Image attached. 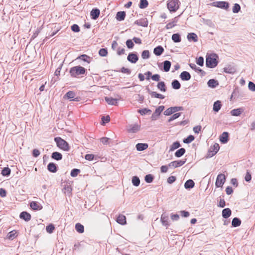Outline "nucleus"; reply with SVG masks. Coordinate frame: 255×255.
<instances>
[{"mask_svg": "<svg viewBox=\"0 0 255 255\" xmlns=\"http://www.w3.org/2000/svg\"><path fill=\"white\" fill-rule=\"evenodd\" d=\"M218 55L215 53L207 55L206 59V66L210 68H213L216 67L218 64Z\"/></svg>", "mask_w": 255, "mask_h": 255, "instance_id": "obj_1", "label": "nucleus"}, {"mask_svg": "<svg viewBox=\"0 0 255 255\" xmlns=\"http://www.w3.org/2000/svg\"><path fill=\"white\" fill-rule=\"evenodd\" d=\"M69 73L71 77H77L79 75L86 74V69L81 66H76L70 68Z\"/></svg>", "mask_w": 255, "mask_h": 255, "instance_id": "obj_2", "label": "nucleus"}, {"mask_svg": "<svg viewBox=\"0 0 255 255\" xmlns=\"http://www.w3.org/2000/svg\"><path fill=\"white\" fill-rule=\"evenodd\" d=\"M54 141L57 147L60 149L65 151H68L70 150V146L68 143L60 137H55Z\"/></svg>", "mask_w": 255, "mask_h": 255, "instance_id": "obj_3", "label": "nucleus"}, {"mask_svg": "<svg viewBox=\"0 0 255 255\" xmlns=\"http://www.w3.org/2000/svg\"><path fill=\"white\" fill-rule=\"evenodd\" d=\"M180 2L179 0H170L167 2V8L170 12L176 11L179 7Z\"/></svg>", "mask_w": 255, "mask_h": 255, "instance_id": "obj_4", "label": "nucleus"}, {"mask_svg": "<svg viewBox=\"0 0 255 255\" xmlns=\"http://www.w3.org/2000/svg\"><path fill=\"white\" fill-rule=\"evenodd\" d=\"M211 5L225 10H228L229 8V3L226 1H214L211 3Z\"/></svg>", "mask_w": 255, "mask_h": 255, "instance_id": "obj_5", "label": "nucleus"}, {"mask_svg": "<svg viewBox=\"0 0 255 255\" xmlns=\"http://www.w3.org/2000/svg\"><path fill=\"white\" fill-rule=\"evenodd\" d=\"M183 110H184L183 107H171L168 108L164 112V115L165 116H170L176 112Z\"/></svg>", "mask_w": 255, "mask_h": 255, "instance_id": "obj_6", "label": "nucleus"}, {"mask_svg": "<svg viewBox=\"0 0 255 255\" xmlns=\"http://www.w3.org/2000/svg\"><path fill=\"white\" fill-rule=\"evenodd\" d=\"M220 149L218 143H215L213 146H211L208 150L207 157H211L215 155Z\"/></svg>", "mask_w": 255, "mask_h": 255, "instance_id": "obj_7", "label": "nucleus"}, {"mask_svg": "<svg viewBox=\"0 0 255 255\" xmlns=\"http://www.w3.org/2000/svg\"><path fill=\"white\" fill-rule=\"evenodd\" d=\"M226 181V177L222 173L219 174L217 177L215 185L217 187H222Z\"/></svg>", "mask_w": 255, "mask_h": 255, "instance_id": "obj_8", "label": "nucleus"}, {"mask_svg": "<svg viewBox=\"0 0 255 255\" xmlns=\"http://www.w3.org/2000/svg\"><path fill=\"white\" fill-rule=\"evenodd\" d=\"M164 106H160L158 108H157L154 111V112L152 114L151 116V120L152 121H155L157 119L158 117L160 116L161 112L164 110Z\"/></svg>", "mask_w": 255, "mask_h": 255, "instance_id": "obj_9", "label": "nucleus"}, {"mask_svg": "<svg viewBox=\"0 0 255 255\" xmlns=\"http://www.w3.org/2000/svg\"><path fill=\"white\" fill-rule=\"evenodd\" d=\"M127 60L131 63H135L138 60V54L136 52H130L127 57Z\"/></svg>", "mask_w": 255, "mask_h": 255, "instance_id": "obj_10", "label": "nucleus"}, {"mask_svg": "<svg viewBox=\"0 0 255 255\" xmlns=\"http://www.w3.org/2000/svg\"><path fill=\"white\" fill-rule=\"evenodd\" d=\"M186 161V159L181 160H176L170 162L168 166L169 167H173L174 168H177L183 165Z\"/></svg>", "mask_w": 255, "mask_h": 255, "instance_id": "obj_11", "label": "nucleus"}, {"mask_svg": "<svg viewBox=\"0 0 255 255\" xmlns=\"http://www.w3.org/2000/svg\"><path fill=\"white\" fill-rule=\"evenodd\" d=\"M140 129V126L138 124L130 125L128 126V132L135 133Z\"/></svg>", "mask_w": 255, "mask_h": 255, "instance_id": "obj_12", "label": "nucleus"}, {"mask_svg": "<svg viewBox=\"0 0 255 255\" xmlns=\"http://www.w3.org/2000/svg\"><path fill=\"white\" fill-rule=\"evenodd\" d=\"M100 13V10L97 8H95L92 9L90 12V15L92 19L96 20L99 16Z\"/></svg>", "mask_w": 255, "mask_h": 255, "instance_id": "obj_13", "label": "nucleus"}, {"mask_svg": "<svg viewBox=\"0 0 255 255\" xmlns=\"http://www.w3.org/2000/svg\"><path fill=\"white\" fill-rule=\"evenodd\" d=\"M92 59V57L86 54L81 55L76 58L77 60H81L82 61L86 62L87 63H90L91 62Z\"/></svg>", "mask_w": 255, "mask_h": 255, "instance_id": "obj_14", "label": "nucleus"}, {"mask_svg": "<svg viewBox=\"0 0 255 255\" xmlns=\"http://www.w3.org/2000/svg\"><path fill=\"white\" fill-rule=\"evenodd\" d=\"M19 218L26 222H28L30 220L31 216L29 213L26 211H23L20 213Z\"/></svg>", "mask_w": 255, "mask_h": 255, "instance_id": "obj_15", "label": "nucleus"}, {"mask_svg": "<svg viewBox=\"0 0 255 255\" xmlns=\"http://www.w3.org/2000/svg\"><path fill=\"white\" fill-rule=\"evenodd\" d=\"M30 207L33 210H40L42 209V206L40 204L36 201H32L30 203Z\"/></svg>", "mask_w": 255, "mask_h": 255, "instance_id": "obj_16", "label": "nucleus"}, {"mask_svg": "<svg viewBox=\"0 0 255 255\" xmlns=\"http://www.w3.org/2000/svg\"><path fill=\"white\" fill-rule=\"evenodd\" d=\"M48 170L52 173H55L58 170V166L53 162H50L47 165Z\"/></svg>", "mask_w": 255, "mask_h": 255, "instance_id": "obj_17", "label": "nucleus"}, {"mask_svg": "<svg viewBox=\"0 0 255 255\" xmlns=\"http://www.w3.org/2000/svg\"><path fill=\"white\" fill-rule=\"evenodd\" d=\"M148 20L146 18H141L134 21V24L138 26L147 27L148 25Z\"/></svg>", "mask_w": 255, "mask_h": 255, "instance_id": "obj_18", "label": "nucleus"}, {"mask_svg": "<svg viewBox=\"0 0 255 255\" xmlns=\"http://www.w3.org/2000/svg\"><path fill=\"white\" fill-rule=\"evenodd\" d=\"M164 48L161 45L155 47L153 49V53L157 56H160L164 52Z\"/></svg>", "mask_w": 255, "mask_h": 255, "instance_id": "obj_19", "label": "nucleus"}, {"mask_svg": "<svg viewBox=\"0 0 255 255\" xmlns=\"http://www.w3.org/2000/svg\"><path fill=\"white\" fill-rule=\"evenodd\" d=\"M180 78L183 81H188L191 79V76L188 72L183 71L181 73Z\"/></svg>", "mask_w": 255, "mask_h": 255, "instance_id": "obj_20", "label": "nucleus"}, {"mask_svg": "<svg viewBox=\"0 0 255 255\" xmlns=\"http://www.w3.org/2000/svg\"><path fill=\"white\" fill-rule=\"evenodd\" d=\"M148 145L146 143H138L136 144L135 147L137 151H141L146 149Z\"/></svg>", "mask_w": 255, "mask_h": 255, "instance_id": "obj_21", "label": "nucleus"}, {"mask_svg": "<svg viewBox=\"0 0 255 255\" xmlns=\"http://www.w3.org/2000/svg\"><path fill=\"white\" fill-rule=\"evenodd\" d=\"M220 141L222 143H226L229 141V133L226 131H224L220 137Z\"/></svg>", "mask_w": 255, "mask_h": 255, "instance_id": "obj_22", "label": "nucleus"}, {"mask_svg": "<svg viewBox=\"0 0 255 255\" xmlns=\"http://www.w3.org/2000/svg\"><path fill=\"white\" fill-rule=\"evenodd\" d=\"M187 39L189 41H193L194 42L198 41V36L195 33H189L187 35Z\"/></svg>", "mask_w": 255, "mask_h": 255, "instance_id": "obj_23", "label": "nucleus"}, {"mask_svg": "<svg viewBox=\"0 0 255 255\" xmlns=\"http://www.w3.org/2000/svg\"><path fill=\"white\" fill-rule=\"evenodd\" d=\"M126 12L124 11H118L117 13L116 18L118 21H122L124 20L126 17Z\"/></svg>", "mask_w": 255, "mask_h": 255, "instance_id": "obj_24", "label": "nucleus"}, {"mask_svg": "<svg viewBox=\"0 0 255 255\" xmlns=\"http://www.w3.org/2000/svg\"><path fill=\"white\" fill-rule=\"evenodd\" d=\"M232 214V211L230 208H227L223 210L222 212V217L225 219H227Z\"/></svg>", "mask_w": 255, "mask_h": 255, "instance_id": "obj_25", "label": "nucleus"}, {"mask_svg": "<svg viewBox=\"0 0 255 255\" xmlns=\"http://www.w3.org/2000/svg\"><path fill=\"white\" fill-rule=\"evenodd\" d=\"M51 157L54 160L58 161L62 159L63 156L61 153L54 151L51 154Z\"/></svg>", "mask_w": 255, "mask_h": 255, "instance_id": "obj_26", "label": "nucleus"}, {"mask_svg": "<svg viewBox=\"0 0 255 255\" xmlns=\"http://www.w3.org/2000/svg\"><path fill=\"white\" fill-rule=\"evenodd\" d=\"M195 185L194 182L192 179L187 180L184 184V187L186 189H190L194 187Z\"/></svg>", "mask_w": 255, "mask_h": 255, "instance_id": "obj_27", "label": "nucleus"}, {"mask_svg": "<svg viewBox=\"0 0 255 255\" xmlns=\"http://www.w3.org/2000/svg\"><path fill=\"white\" fill-rule=\"evenodd\" d=\"M117 222L122 225L126 224L127 221L126 216L123 215H120L117 219Z\"/></svg>", "mask_w": 255, "mask_h": 255, "instance_id": "obj_28", "label": "nucleus"}, {"mask_svg": "<svg viewBox=\"0 0 255 255\" xmlns=\"http://www.w3.org/2000/svg\"><path fill=\"white\" fill-rule=\"evenodd\" d=\"M105 99L109 105H116L118 103V100L117 99L106 97Z\"/></svg>", "mask_w": 255, "mask_h": 255, "instance_id": "obj_29", "label": "nucleus"}, {"mask_svg": "<svg viewBox=\"0 0 255 255\" xmlns=\"http://www.w3.org/2000/svg\"><path fill=\"white\" fill-rule=\"evenodd\" d=\"M222 107L221 102L219 100L216 101L213 104V111L215 112H218Z\"/></svg>", "mask_w": 255, "mask_h": 255, "instance_id": "obj_30", "label": "nucleus"}, {"mask_svg": "<svg viewBox=\"0 0 255 255\" xmlns=\"http://www.w3.org/2000/svg\"><path fill=\"white\" fill-rule=\"evenodd\" d=\"M207 84L208 87L212 88H214L219 85V82L215 79H211L208 81Z\"/></svg>", "mask_w": 255, "mask_h": 255, "instance_id": "obj_31", "label": "nucleus"}, {"mask_svg": "<svg viewBox=\"0 0 255 255\" xmlns=\"http://www.w3.org/2000/svg\"><path fill=\"white\" fill-rule=\"evenodd\" d=\"M244 112V109L242 108H238L234 109L231 111V114L233 116H239Z\"/></svg>", "mask_w": 255, "mask_h": 255, "instance_id": "obj_32", "label": "nucleus"}, {"mask_svg": "<svg viewBox=\"0 0 255 255\" xmlns=\"http://www.w3.org/2000/svg\"><path fill=\"white\" fill-rule=\"evenodd\" d=\"M163 70L166 72H168L170 70L171 63L168 60H165L163 62Z\"/></svg>", "mask_w": 255, "mask_h": 255, "instance_id": "obj_33", "label": "nucleus"}, {"mask_svg": "<svg viewBox=\"0 0 255 255\" xmlns=\"http://www.w3.org/2000/svg\"><path fill=\"white\" fill-rule=\"evenodd\" d=\"M241 220L239 218H238L237 217H235V218H233V219L232 220V226L233 227H239L241 225Z\"/></svg>", "mask_w": 255, "mask_h": 255, "instance_id": "obj_34", "label": "nucleus"}, {"mask_svg": "<svg viewBox=\"0 0 255 255\" xmlns=\"http://www.w3.org/2000/svg\"><path fill=\"white\" fill-rule=\"evenodd\" d=\"M75 96L76 93L74 91H70L66 93V94L64 96V98L70 99L71 101V99H73Z\"/></svg>", "mask_w": 255, "mask_h": 255, "instance_id": "obj_35", "label": "nucleus"}, {"mask_svg": "<svg viewBox=\"0 0 255 255\" xmlns=\"http://www.w3.org/2000/svg\"><path fill=\"white\" fill-rule=\"evenodd\" d=\"M157 88L162 92H165L166 91V87L164 82H159L157 85Z\"/></svg>", "mask_w": 255, "mask_h": 255, "instance_id": "obj_36", "label": "nucleus"}, {"mask_svg": "<svg viewBox=\"0 0 255 255\" xmlns=\"http://www.w3.org/2000/svg\"><path fill=\"white\" fill-rule=\"evenodd\" d=\"M171 86L173 89L178 90L181 88V84L177 80H174L171 83Z\"/></svg>", "mask_w": 255, "mask_h": 255, "instance_id": "obj_37", "label": "nucleus"}, {"mask_svg": "<svg viewBox=\"0 0 255 255\" xmlns=\"http://www.w3.org/2000/svg\"><path fill=\"white\" fill-rule=\"evenodd\" d=\"M224 72L229 74H234L236 72V69L234 67L229 66L224 68Z\"/></svg>", "mask_w": 255, "mask_h": 255, "instance_id": "obj_38", "label": "nucleus"}, {"mask_svg": "<svg viewBox=\"0 0 255 255\" xmlns=\"http://www.w3.org/2000/svg\"><path fill=\"white\" fill-rule=\"evenodd\" d=\"M168 216H166L164 215V214H162L161 217V221L162 223V224L166 227H168L169 226L168 224Z\"/></svg>", "mask_w": 255, "mask_h": 255, "instance_id": "obj_39", "label": "nucleus"}, {"mask_svg": "<svg viewBox=\"0 0 255 255\" xmlns=\"http://www.w3.org/2000/svg\"><path fill=\"white\" fill-rule=\"evenodd\" d=\"M186 150L184 148H181L178 149L175 153V156L177 157H180L185 153Z\"/></svg>", "mask_w": 255, "mask_h": 255, "instance_id": "obj_40", "label": "nucleus"}, {"mask_svg": "<svg viewBox=\"0 0 255 255\" xmlns=\"http://www.w3.org/2000/svg\"><path fill=\"white\" fill-rule=\"evenodd\" d=\"M137 112L141 115H145L146 114L149 115L151 113V110L147 108H144L142 109H139L137 110Z\"/></svg>", "mask_w": 255, "mask_h": 255, "instance_id": "obj_41", "label": "nucleus"}, {"mask_svg": "<svg viewBox=\"0 0 255 255\" xmlns=\"http://www.w3.org/2000/svg\"><path fill=\"white\" fill-rule=\"evenodd\" d=\"M172 40L175 43L180 42L181 41L180 35L179 33H174L172 35Z\"/></svg>", "mask_w": 255, "mask_h": 255, "instance_id": "obj_42", "label": "nucleus"}, {"mask_svg": "<svg viewBox=\"0 0 255 255\" xmlns=\"http://www.w3.org/2000/svg\"><path fill=\"white\" fill-rule=\"evenodd\" d=\"M75 230L79 233H83L84 232V226L80 223H77L75 225Z\"/></svg>", "mask_w": 255, "mask_h": 255, "instance_id": "obj_43", "label": "nucleus"}, {"mask_svg": "<svg viewBox=\"0 0 255 255\" xmlns=\"http://www.w3.org/2000/svg\"><path fill=\"white\" fill-rule=\"evenodd\" d=\"M131 182L133 185L138 186L140 184V179L137 176H134L132 178Z\"/></svg>", "mask_w": 255, "mask_h": 255, "instance_id": "obj_44", "label": "nucleus"}, {"mask_svg": "<svg viewBox=\"0 0 255 255\" xmlns=\"http://www.w3.org/2000/svg\"><path fill=\"white\" fill-rule=\"evenodd\" d=\"M11 173V170L8 167H4L1 171V174L4 176H8Z\"/></svg>", "mask_w": 255, "mask_h": 255, "instance_id": "obj_45", "label": "nucleus"}, {"mask_svg": "<svg viewBox=\"0 0 255 255\" xmlns=\"http://www.w3.org/2000/svg\"><path fill=\"white\" fill-rule=\"evenodd\" d=\"M154 179V176L151 174L146 175L144 177V180L147 183H150L152 182Z\"/></svg>", "mask_w": 255, "mask_h": 255, "instance_id": "obj_46", "label": "nucleus"}, {"mask_svg": "<svg viewBox=\"0 0 255 255\" xmlns=\"http://www.w3.org/2000/svg\"><path fill=\"white\" fill-rule=\"evenodd\" d=\"M148 2L147 0H140L139 4V7L141 9H143L147 7Z\"/></svg>", "mask_w": 255, "mask_h": 255, "instance_id": "obj_47", "label": "nucleus"}, {"mask_svg": "<svg viewBox=\"0 0 255 255\" xmlns=\"http://www.w3.org/2000/svg\"><path fill=\"white\" fill-rule=\"evenodd\" d=\"M181 144L179 141H176L172 143L170 148V151H173L175 149L180 147Z\"/></svg>", "mask_w": 255, "mask_h": 255, "instance_id": "obj_48", "label": "nucleus"}, {"mask_svg": "<svg viewBox=\"0 0 255 255\" xmlns=\"http://www.w3.org/2000/svg\"><path fill=\"white\" fill-rule=\"evenodd\" d=\"M141 57L143 59H148L150 57L149 51L147 50H143L141 53Z\"/></svg>", "mask_w": 255, "mask_h": 255, "instance_id": "obj_49", "label": "nucleus"}, {"mask_svg": "<svg viewBox=\"0 0 255 255\" xmlns=\"http://www.w3.org/2000/svg\"><path fill=\"white\" fill-rule=\"evenodd\" d=\"M189 66L192 69L196 71H198L202 73H205V72L203 70L200 69L199 67H197L195 64L190 63L189 64Z\"/></svg>", "mask_w": 255, "mask_h": 255, "instance_id": "obj_50", "label": "nucleus"}, {"mask_svg": "<svg viewBox=\"0 0 255 255\" xmlns=\"http://www.w3.org/2000/svg\"><path fill=\"white\" fill-rule=\"evenodd\" d=\"M55 229V227L52 224H50L47 225L46 227V231L47 233L51 234L53 232Z\"/></svg>", "mask_w": 255, "mask_h": 255, "instance_id": "obj_51", "label": "nucleus"}, {"mask_svg": "<svg viewBox=\"0 0 255 255\" xmlns=\"http://www.w3.org/2000/svg\"><path fill=\"white\" fill-rule=\"evenodd\" d=\"M195 139V137L192 135H189L187 138H185L183 139V142L185 143L188 144L191 143L192 141H193Z\"/></svg>", "mask_w": 255, "mask_h": 255, "instance_id": "obj_52", "label": "nucleus"}, {"mask_svg": "<svg viewBox=\"0 0 255 255\" xmlns=\"http://www.w3.org/2000/svg\"><path fill=\"white\" fill-rule=\"evenodd\" d=\"M99 54L102 57L106 56L108 54L107 48H101L99 51Z\"/></svg>", "mask_w": 255, "mask_h": 255, "instance_id": "obj_53", "label": "nucleus"}, {"mask_svg": "<svg viewBox=\"0 0 255 255\" xmlns=\"http://www.w3.org/2000/svg\"><path fill=\"white\" fill-rule=\"evenodd\" d=\"M102 125H104L110 121V117L109 115L102 117Z\"/></svg>", "mask_w": 255, "mask_h": 255, "instance_id": "obj_54", "label": "nucleus"}, {"mask_svg": "<svg viewBox=\"0 0 255 255\" xmlns=\"http://www.w3.org/2000/svg\"><path fill=\"white\" fill-rule=\"evenodd\" d=\"M148 93L150 95L152 98H158L159 94L156 92L151 91L149 88L147 89Z\"/></svg>", "mask_w": 255, "mask_h": 255, "instance_id": "obj_55", "label": "nucleus"}, {"mask_svg": "<svg viewBox=\"0 0 255 255\" xmlns=\"http://www.w3.org/2000/svg\"><path fill=\"white\" fill-rule=\"evenodd\" d=\"M80 172V169L74 168L71 170L70 175L72 177H76Z\"/></svg>", "mask_w": 255, "mask_h": 255, "instance_id": "obj_56", "label": "nucleus"}, {"mask_svg": "<svg viewBox=\"0 0 255 255\" xmlns=\"http://www.w3.org/2000/svg\"><path fill=\"white\" fill-rule=\"evenodd\" d=\"M181 116L180 113H177L173 114L168 120V122L170 123L171 121L178 118Z\"/></svg>", "mask_w": 255, "mask_h": 255, "instance_id": "obj_57", "label": "nucleus"}, {"mask_svg": "<svg viewBox=\"0 0 255 255\" xmlns=\"http://www.w3.org/2000/svg\"><path fill=\"white\" fill-rule=\"evenodd\" d=\"M241 10V6L239 4L235 3L233 7V12L235 13H238Z\"/></svg>", "mask_w": 255, "mask_h": 255, "instance_id": "obj_58", "label": "nucleus"}, {"mask_svg": "<svg viewBox=\"0 0 255 255\" xmlns=\"http://www.w3.org/2000/svg\"><path fill=\"white\" fill-rule=\"evenodd\" d=\"M127 47L131 49L134 46V43L131 39H128L126 42Z\"/></svg>", "mask_w": 255, "mask_h": 255, "instance_id": "obj_59", "label": "nucleus"}, {"mask_svg": "<svg viewBox=\"0 0 255 255\" xmlns=\"http://www.w3.org/2000/svg\"><path fill=\"white\" fill-rule=\"evenodd\" d=\"M71 29L75 32H78L80 30V27L76 24H73L71 27Z\"/></svg>", "mask_w": 255, "mask_h": 255, "instance_id": "obj_60", "label": "nucleus"}, {"mask_svg": "<svg viewBox=\"0 0 255 255\" xmlns=\"http://www.w3.org/2000/svg\"><path fill=\"white\" fill-rule=\"evenodd\" d=\"M118 71L120 72H122L123 73H126L128 74H130L131 73V71L130 69L125 68L124 67H123L122 68H121L120 70H119Z\"/></svg>", "mask_w": 255, "mask_h": 255, "instance_id": "obj_61", "label": "nucleus"}, {"mask_svg": "<svg viewBox=\"0 0 255 255\" xmlns=\"http://www.w3.org/2000/svg\"><path fill=\"white\" fill-rule=\"evenodd\" d=\"M16 233L15 231H12L10 232L8 234V238L9 239L12 240L16 237Z\"/></svg>", "mask_w": 255, "mask_h": 255, "instance_id": "obj_62", "label": "nucleus"}, {"mask_svg": "<svg viewBox=\"0 0 255 255\" xmlns=\"http://www.w3.org/2000/svg\"><path fill=\"white\" fill-rule=\"evenodd\" d=\"M196 63L200 66H203L204 65V58L203 57L200 56L197 59Z\"/></svg>", "mask_w": 255, "mask_h": 255, "instance_id": "obj_63", "label": "nucleus"}, {"mask_svg": "<svg viewBox=\"0 0 255 255\" xmlns=\"http://www.w3.org/2000/svg\"><path fill=\"white\" fill-rule=\"evenodd\" d=\"M249 89L252 91H255V84L251 81H250L248 84Z\"/></svg>", "mask_w": 255, "mask_h": 255, "instance_id": "obj_64", "label": "nucleus"}]
</instances>
